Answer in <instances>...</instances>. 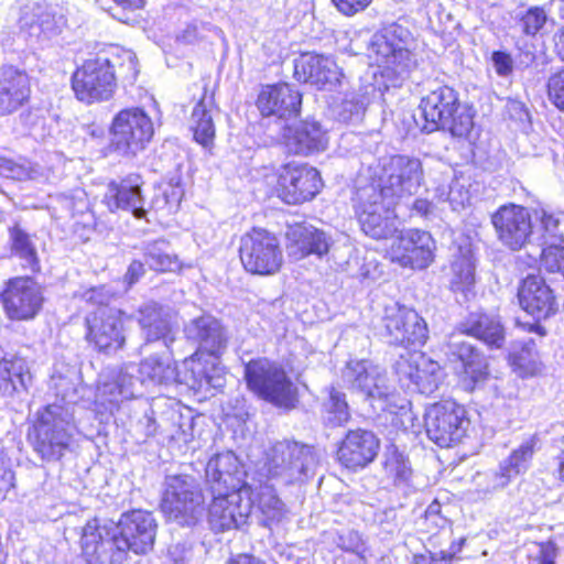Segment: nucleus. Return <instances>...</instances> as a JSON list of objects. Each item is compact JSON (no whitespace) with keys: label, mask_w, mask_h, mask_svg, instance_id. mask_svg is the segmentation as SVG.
I'll return each instance as SVG.
<instances>
[{"label":"nucleus","mask_w":564,"mask_h":564,"mask_svg":"<svg viewBox=\"0 0 564 564\" xmlns=\"http://www.w3.org/2000/svg\"><path fill=\"white\" fill-rule=\"evenodd\" d=\"M78 432L74 408L66 402L52 403L37 412L29 437L34 453L43 462L56 463L72 451Z\"/></svg>","instance_id":"1"},{"label":"nucleus","mask_w":564,"mask_h":564,"mask_svg":"<svg viewBox=\"0 0 564 564\" xmlns=\"http://www.w3.org/2000/svg\"><path fill=\"white\" fill-rule=\"evenodd\" d=\"M412 41L411 32L397 23L389 24L376 32L371 37L368 52L369 57L377 66L369 67L364 75V80L372 79V83H379L378 73L381 78L408 76L416 67L415 56L410 48Z\"/></svg>","instance_id":"2"},{"label":"nucleus","mask_w":564,"mask_h":564,"mask_svg":"<svg viewBox=\"0 0 564 564\" xmlns=\"http://www.w3.org/2000/svg\"><path fill=\"white\" fill-rule=\"evenodd\" d=\"M474 113L458 102L457 94L448 86H440L422 98L416 124L423 132L447 130L453 137L468 139L474 130Z\"/></svg>","instance_id":"3"},{"label":"nucleus","mask_w":564,"mask_h":564,"mask_svg":"<svg viewBox=\"0 0 564 564\" xmlns=\"http://www.w3.org/2000/svg\"><path fill=\"white\" fill-rule=\"evenodd\" d=\"M317 464L312 446L281 441L268 452L258 478L283 486L300 484L314 475Z\"/></svg>","instance_id":"4"},{"label":"nucleus","mask_w":564,"mask_h":564,"mask_svg":"<svg viewBox=\"0 0 564 564\" xmlns=\"http://www.w3.org/2000/svg\"><path fill=\"white\" fill-rule=\"evenodd\" d=\"M346 387L360 392L375 411L398 414L405 412L408 401L388 384L386 372L367 360H350L341 371Z\"/></svg>","instance_id":"5"},{"label":"nucleus","mask_w":564,"mask_h":564,"mask_svg":"<svg viewBox=\"0 0 564 564\" xmlns=\"http://www.w3.org/2000/svg\"><path fill=\"white\" fill-rule=\"evenodd\" d=\"M66 24L62 10L45 0H25L20 7V34L32 47L62 45Z\"/></svg>","instance_id":"6"},{"label":"nucleus","mask_w":564,"mask_h":564,"mask_svg":"<svg viewBox=\"0 0 564 564\" xmlns=\"http://www.w3.org/2000/svg\"><path fill=\"white\" fill-rule=\"evenodd\" d=\"M354 208L362 231L373 239H388L398 231L394 207L398 204L375 185L357 186Z\"/></svg>","instance_id":"7"},{"label":"nucleus","mask_w":564,"mask_h":564,"mask_svg":"<svg viewBox=\"0 0 564 564\" xmlns=\"http://www.w3.org/2000/svg\"><path fill=\"white\" fill-rule=\"evenodd\" d=\"M248 388L261 399L281 408H293L296 388L284 368L267 358L252 359L245 365Z\"/></svg>","instance_id":"8"},{"label":"nucleus","mask_w":564,"mask_h":564,"mask_svg":"<svg viewBox=\"0 0 564 564\" xmlns=\"http://www.w3.org/2000/svg\"><path fill=\"white\" fill-rule=\"evenodd\" d=\"M165 486L161 510L167 520L182 527L195 525L204 512L202 489L188 476H170Z\"/></svg>","instance_id":"9"},{"label":"nucleus","mask_w":564,"mask_h":564,"mask_svg":"<svg viewBox=\"0 0 564 564\" xmlns=\"http://www.w3.org/2000/svg\"><path fill=\"white\" fill-rule=\"evenodd\" d=\"M110 148L122 156H135L143 151L154 135V124L143 108L120 110L110 127Z\"/></svg>","instance_id":"10"},{"label":"nucleus","mask_w":564,"mask_h":564,"mask_svg":"<svg viewBox=\"0 0 564 564\" xmlns=\"http://www.w3.org/2000/svg\"><path fill=\"white\" fill-rule=\"evenodd\" d=\"M113 529L117 541L115 562L122 564L129 552L147 554L153 549L158 523L151 512L132 510L122 513Z\"/></svg>","instance_id":"11"},{"label":"nucleus","mask_w":564,"mask_h":564,"mask_svg":"<svg viewBox=\"0 0 564 564\" xmlns=\"http://www.w3.org/2000/svg\"><path fill=\"white\" fill-rule=\"evenodd\" d=\"M368 184L378 186L382 194L398 203L416 194L424 184L422 162L414 156L394 155L383 165L378 178Z\"/></svg>","instance_id":"12"},{"label":"nucleus","mask_w":564,"mask_h":564,"mask_svg":"<svg viewBox=\"0 0 564 564\" xmlns=\"http://www.w3.org/2000/svg\"><path fill=\"white\" fill-rule=\"evenodd\" d=\"M104 52L84 61L72 76V88L78 100L85 104L108 100L116 89V76L109 68Z\"/></svg>","instance_id":"13"},{"label":"nucleus","mask_w":564,"mask_h":564,"mask_svg":"<svg viewBox=\"0 0 564 564\" xmlns=\"http://www.w3.org/2000/svg\"><path fill=\"white\" fill-rule=\"evenodd\" d=\"M239 254L243 268L252 274L273 275L283 263V252L278 238L264 229L253 228L243 235Z\"/></svg>","instance_id":"14"},{"label":"nucleus","mask_w":564,"mask_h":564,"mask_svg":"<svg viewBox=\"0 0 564 564\" xmlns=\"http://www.w3.org/2000/svg\"><path fill=\"white\" fill-rule=\"evenodd\" d=\"M382 324V336L390 345L416 348L427 339L425 321L414 310L398 302L384 305Z\"/></svg>","instance_id":"15"},{"label":"nucleus","mask_w":564,"mask_h":564,"mask_svg":"<svg viewBox=\"0 0 564 564\" xmlns=\"http://www.w3.org/2000/svg\"><path fill=\"white\" fill-rule=\"evenodd\" d=\"M468 426L465 409L455 401L446 400L431 405L425 413L429 438L441 447L458 444Z\"/></svg>","instance_id":"16"},{"label":"nucleus","mask_w":564,"mask_h":564,"mask_svg":"<svg viewBox=\"0 0 564 564\" xmlns=\"http://www.w3.org/2000/svg\"><path fill=\"white\" fill-rule=\"evenodd\" d=\"M394 370L403 386L426 395L434 393L442 380L438 362L415 348L406 356H400L394 364Z\"/></svg>","instance_id":"17"},{"label":"nucleus","mask_w":564,"mask_h":564,"mask_svg":"<svg viewBox=\"0 0 564 564\" xmlns=\"http://www.w3.org/2000/svg\"><path fill=\"white\" fill-rule=\"evenodd\" d=\"M322 188L318 171L307 164L288 163L278 175V196L286 204H301L316 196Z\"/></svg>","instance_id":"18"},{"label":"nucleus","mask_w":564,"mask_h":564,"mask_svg":"<svg viewBox=\"0 0 564 564\" xmlns=\"http://www.w3.org/2000/svg\"><path fill=\"white\" fill-rule=\"evenodd\" d=\"M43 300L41 286L30 276L10 279L1 294L8 317L17 321L34 318Z\"/></svg>","instance_id":"19"},{"label":"nucleus","mask_w":564,"mask_h":564,"mask_svg":"<svg viewBox=\"0 0 564 564\" xmlns=\"http://www.w3.org/2000/svg\"><path fill=\"white\" fill-rule=\"evenodd\" d=\"M208 506V523L214 532L239 530L247 524L252 503L243 500V492L214 491Z\"/></svg>","instance_id":"20"},{"label":"nucleus","mask_w":564,"mask_h":564,"mask_svg":"<svg viewBox=\"0 0 564 564\" xmlns=\"http://www.w3.org/2000/svg\"><path fill=\"white\" fill-rule=\"evenodd\" d=\"M135 371L137 366L128 364L100 375L95 395L96 405L102 408L104 412L112 413L121 402L135 398L138 394Z\"/></svg>","instance_id":"21"},{"label":"nucleus","mask_w":564,"mask_h":564,"mask_svg":"<svg viewBox=\"0 0 564 564\" xmlns=\"http://www.w3.org/2000/svg\"><path fill=\"white\" fill-rule=\"evenodd\" d=\"M86 339L98 351L110 355L123 346V324L119 311L99 307L86 317Z\"/></svg>","instance_id":"22"},{"label":"nucleus","mask_w":564,"mask_h":564,"mask_svg":"<svg viewBox=\"0 0 564 564\" xmlns=\"http://www.w3.org/2000/svg\"><path fill=\"white\" fill-rule=\"evenodd\" d=\"M254 476L243 468L232 452L216 454L206 465V481L210 492H243Z\"/></svg>","instance_id":"23"},{"label":"nucleus","mask_w":564,"mask_h":564,"mask_svg":"<svg viewBox=\"0 0 564 564\" xmlns=\"http://www.w3.org/2000/svg\"><path fill=\"white\" fill-rule=\"evenodd\" d=\"M379 446V438L371 431L349 430L337 448V460L345 468L357 471L375 460Z\"/></svg>","instance_id":"24"},{"label":"nucleus","mask_w":564,"mask_h":564,"mask_svg":"<svg viewBox=\"0 0 564 564\" xmlns=\"http://www.w3.org/2000/svg\"><path fill=\"white\" fill-rule=\"evenodd\" d=\"M243 499L252 503L260 524L265 528L271 529L279 524L286 514L285 505L276 495L273 485L262 478H251L243 489Z\"/></svg>","instance_id":"25"},{"label":"nucleus","mask_w":564,"mask_h":564,"mask_svg":"<svg viewBox=\"0 0 564 564\" xmlns=\"http://www.w3.org/2000/svg\"><path fill=\"white\" fill-rule=\"evenodd\" d=\"M518 301L522 310L536 321L553 316L558 308L553 290L538 274H529L518 286Z\"/></svg>","instance_id":"26"},{"label":"nucleus","mask_w":564,"mask_h":564,"mask_svg":"<svg viewBox=\"0 0 564 564\" xmlns=\"http://www.w3.org/2000/svg\"><path fill=\"white\" fill-rule=\"evenodd\" d=\"M343 76L339 67L330 56L316 53H303L294 59L296 80L323 88H333Z\"/></svg>","instance_id":"27"},{"label":"nucleus","mask_w":564,"mask_h":564,"mask_svg":"<svg viewBox=\"0 0 564 564\" xmlns=\"http://www.w3.org/2000/svg\"><path fill=\"white\" fill-rule=\"evenodd\" d=\"M143 181L139 174H129L119 182L108 184L104 202L110 212L123 210L142 219L147 215L145 199L141 187Z\"/></svg>","instance_id":"28"},{"label":"nucleus","mask_w":564,"mask_h":564,"mask_svg":"<svg viewBox=\"0 0 564 564\" xmlns=\"http://www.w3.org/2000/svg\"><path fill=\"white\" fill-rule=\"evenodd\" d=\"M113 527L100 525L97 519L87 521L82 530L80 545L83 555L90 564H116Z\"/></svg>","instance_id":"29"},{"label":"nucleus","mask_w":564,"mask_h":564,"mask_svg":"<svg viewBox=\"0 0 564 564\" xmlns=\"http://www.w3.org/2000/svg\"><path fill=\"white\" fill-rule=\"evenodd\" d=\"M533 224L528 210L518 205H505L496 212V231L502 243L512 250L520 249L534 236Z\"/></svg>","instance_id":"30"},{"label":"nucleus","mask_w":564,"mask_h":564,"mask_svg":"<svg viewBox=\"0 0 564 564\" xmlns=\"http://www.w3.org/2000/svg\"><path fill=\"white\" fill-rule=\"evenodd\" d=\"M475 269L471 242L468 238H463L453 253L449 280L451 290L455 293L458 302H468L475 296Z\"/></svg>","instance_id":"31"},{"label":"nucleus","mask_w":564,"mask_h":564,"mask_svg":"<svg viewBox=\"0 0 564 564\" xmlns=\"http://www.w3.org/2000/svg\"><path fill=\"white\" fill-rule=\"evenodd\" d=\"M284 141L290 152L310 155L326 150L328 131L316 120H304L285 129Z\"/></svg>","instance_id":"32"},{"label":"nucleus","mask_w":564,"mask_h":564,"mask_svg":"<svg viewBox=\"0 0 564 564\" xmlns=\"http://www.w3.org/2000/svg\"><path fill=\"white\" fill-rule=\"evenodd\" d=\"M257 105L265 117L288 119L300 112L302 95L289 84L267 86L259 94Z\"/></svg>","instance_id":"33"},{"label":"nucleus","mask_w":564,"mask_h":564,"mask_svg":"<svg viewBox=\"0 0 564 564\" xmlns=\"http://www.w3.org/2000/svg\"><path fill=\"white\" fill-rule=\"evenodd\" d=\"M449 346L453 349V355H456L459 359V366H457L456 371L462 388L465 391L475 390L488 376L487 365L482 356L471 344L458 340L457 336L452 337Z\"/></svg>","instance_id":"34"},{"label":"nucleus","mask_w":564,"mask_h":564,"mask_svg":"<svg viewBox=\"0 0 564 564\" xmlns=\"http://www.w3.org/2000/svg\"><path fill=\"white\" fill-rule=\"evenodd\" d=\"M186 337L198 344L199 349L210 356H220L226 347L228 337L218 319L212 315L193 318L184 327Z\"/></svg>","instance_id":"35"},{"label":"nucleus","mask_w":564,"mask_h":564,"mask_svg":"<svg viewBox=\"0 0 564 564\" xmlns=\"http://www.w3.org/2000/svg\"><path fill=\"white\" fill-rule=\"evenodd\" d=\"M288 248L299 258L310 254L322 257L329 251L332 237L312 225L295 224L286 231Z\"/></svg>","instance_id":"36"},{"label":"nucleus","mask_w":564,"mask_h":564,"mask_svg":"<svg viewBox=\"0 0 564 564\" xmlns=\"http://www.w3.org/2000/svg\"><path fill=\"white\" fill-rule=\"evenodd\" d=\"M435 242L424 230L412 229L398 239L399 259L404 265L413 269H425L433 261Z\"/></svg>","instance_id":"37"},{"label":"nucleus","mask_w":564,"mask_h":564,"mask_svg":"<svg viewBox=\"0 0 564 564\" xmlns=\"http://www.w3.org/2000/svg\"><path fill=\"white\" fill-rule=\"evenodd\" d=\"M29 76L13 66L0 69V115L17 111L30 97Z\"/></svg>","instance_id":"38"},{"label":"nucleus","mask_w":564,"mask_h":564,"mask_svg":"<svg viewBox=\"0 0 564 564\" xmlns=\"http://www.w3.org/2000/svg\"><path fill=\"white\" fill-rule=\"evenodd\" d=\"M139 324L148 343L162 340L166 348L175 340L176 330L171 315L156 303H149L139 310Z\"/></svg>","instance_id":"39"},{"label":"nucleus","mask_w":564,"mask_h":564,"mask_svg":"<svg viewBox=\"0 0 564 564\" xmlns=\"http://www.w3.org/2000/svg\"><path fill=\"white\" fill-rule=\"evenodd\" d=\"M506 359L511 371L521 379L541 376L545 370L532 338L511 343Z\"/></svg>","instance_id":"40"},{"label":"nucleus","mask_w":564,"mask_h":564,"mask_svg":"<svg viewBox=\"0 0 564 564\" xmlns=\"http://www.w3.org/2000/svg\"><path fill=\"white\" fill-rule=\"evenodd\" d=\"M135 366L138 384L166 386L177 381L176 367L170 356L152 355Z\"/></svg>","instance_id":"41"},{"label":"nucleus","mask_w":564,"mask_h":564,"mask_svg":"<svg viewBox=\"0 0 564 564\" xmlns=\"http://www.w3.org/2000/svg\"><path fill=\"white\" fill-rule=\"evenodd\" d=\"M359 93L347 95L346 98L337 106L336 112L339 121L350 122L358 120L369 102L382 96L386 84L372 83L371 80L365 82L364 76L360 78Z\"/></svg>","instance_id":"42"},{"label":"nucleus","mask_w":564,"mask_h":564,"mask_svg":"<svg viewBox=\"0 0 564 564\" xmlns=\"http://www.w3.org/2000/svg\"><path fill=\"white\" fill-rule=\"evenodd\" d=\"M32 376L24 358L10 357L0 360V394L12 395L28 389Z\"/></svg>","instance_id":"43"},{"label":"nucleus","mask_w":564,"mask_h":564,"mask_svg":"<svg viewBox=\"0 0 564 564\" xmlns=\"http://www.w3.org/2000/svg\"><path fill=\"white\" fill-rule=\"evenodd\" d=\"M191 377L185 383L196 392L208 393L212 390H220L226 383L225 369L218 362L202 364L191 360Z\"/></svg>","instance_id":"44"},{"label":"nucleus","mask_w":564,"mask_h":564,"mask_svg":"<svg viewBox=\"0 0 564 564\" xmlns=\"http://www.w3.org/2000/svg\"><path fill=\"white\" fill-rule=\"evenodd\" d=\"M9 245L11 254L18 258L21 265L31 272L40 271V259L33 237L19 225L9 228Z\"/></svg>","instance_id":"45"},{"label":"nucleus","mask_w":564,"mask_h":564,"mask_svg":"<svg viewBox=\"0 0 564 564\" xmlns=\"http://www.w3.org/2000/svg\"><path fill=\"white\" fill-rule=\"evenodd\" d=\"M535 224L532 230L538 242L545 247L564 242V214L554 215L545 210L534 213Z\"/></svg>","instance_id":"46"},{"label":"nucleus","mask_w":564,"mask_h":564,"mask_svg":"<svg viewBox=\"0 0 564 564\" xmlns=\"http://www.w3.org/2000/svg\"><path fill=\"white\" fill-rule=\"evenodd\" d=\"M143 260L149 269L159 272H175L181 269V262L171 251L170 243L164 239L148 242L143 247Z\"/></svg>","instance_id":"47"},{"label":"nucleus","mask_w":564,"mask_h":564,"mask_svg":"<svg viewBox=\"0 0 564 564\" xmlns=\"http://www.w3.org/2000/svg\"><path fill=\"white\" fill-rule=\"evenodd\" d=\"M523 57L528 58L529 54L518 52L513 55L503 51H496V86L501 88V95L511 88L517 73L528 66Z\"/></svg>","instance_id":"48"},{"label":"nucleus","mask_w":564,"mask_h":564,"mask_svg":"<svg viewBox=\"0 0 564 564\" xmlns=\"http://www.w3.org/2000/svg\"><path fill=\"white\" fill-rule=\"evenodd\" d=\"M106 58H109V68L116 76V82H121L132 85L139 74L137 56L130 50H124L119 46H112L107 51H102Z\"/></svg>","instance_id":"49"},{"label":"nucleus","mask_w":564,"mask_h":564,"mask_svg":"<svg viewBox=\"0 0 564 564\" xmlns=\"http://www.w3.org/2000/svg\"><path fill=\"white\" fill-rule=\"evenodd\" d=\"M192 130L196 142L208 149L214 143L215 127L210 111L204 100H200L192 112Z\"/></svg>","instance_id":"50"},{"label":"nucleus","mask_w":564,"mask_h":564,"mask_svg":"<svg viewBox=\"0 0 564 564\" xmlns=\"http://www.w3.org/2000/svg\"><path fill=\"white\" fill-rule=\"evenodd\" d=\"M534 453V441L530 440L524 442L519 446V448L514 449L510 457L503 462L500 466L501 470V486H505L509 479L518 476L520 473L524 471L528 468V464L532 458Z\"/></svg>","instance_id":"51"},{"label":"nucleus","mask_w":564,"mask_h":564,"mask_svg":"<svg viewBox=\"0 0 564 564\" xmlns=\"http://www.w3.org/2000/svg\"><path fill=\"white\" fill-rule=\"evenodd\" d=\"M383 468L386 474L393 479L394 485L408 484L412 476L408 457L394 445H390L386 449Z\"/></svg>","instance_id":"52"},{"label":"nucleus","mask_w":564,"mask_h":564,"mask_svg":"<svg viewBox=\"0 0 564 564\" xmlns=\"http://www.w3.org/2000/svg\"><path fill=\"white\" fill-rule=\"evenodd\" d=\"M325 422L329 426H340L350 419L346 395L335 388L330 389L329 399L324 403Z\"/></svg>","instance_id":"53"},{"label":"nucleus","mask_w":564,"mask_h":564,"mask_svg":"<svg viewBox=\"0 0 564 564\" xmlns=\"http://www.w3.org/2000/svg\"><path fill=\"white\" fill-rule=\"evenodd\" d=\"M460 333L484 340L488 346L494 345V326L491 319L480 313H470L460 325Z\"/></svg>","instance_id":"54"},{"label":"nucleus","mask_w":564,"mask_h":564,"mask_svg":"<svg viewBox=\"0 0 564 564\" xmlns=\"http://www.w3.org/2000/svg\"><path fill=\"white\" fill-rule=\"evenodd\" d=\"M334 543L341 551L356 554L360 560L366 561L367 546L361 534L355 530H345L337 533Z\"/></svg>","instance_id":"55"},{"label":"nucleus","mask_w":564,"mask_h":564,"mask_svg":"<svg viewBox=\"0 0 564 564\" xmlns=\"http://www.w3.org/2000/svg\"><path fill=\"white\" fill-rule=\"evenodd\" d=\"M541 268L550 273H560L564 276V247L562 243L542 248Z\"/></svg>","instance_id":"56"},{"label":"nucleus","mask_w":564,"mask_h":564,"mask_svg":"<svg viewBox=\"0 0 564 564\" xmlns=\"http://www.w3.org/2000/svg\"><path fill=\"white\" fill-rule=\"evenodd\" d=\"M518 17H520V28L529 35L536 34L546 22L545 11L538 7L530 8L525 13L520 12Z\"/></svg>","instance_id":"57"},{"label":"nucleus","mask_w":564,"mask_h":564,"mask_svg":"<svg viewBox=\"0 0 564 564\" xmlns=\"http://www.w3.org/2000/svg\"><path fill=\"white\" fill-rule=\"evenodd\" d=\"M496 97H499L501 100L507 99L510 102L507 109L509 118L514 121L518 130L528 133L531 127V121L530 115L524 106L519 101L512 100L509 95L500 96V94L496 91Z\"/></svg>","instance_id":"58"},{"label":"nucleus","mask_w":564,"mask_h":564,"mask_svg":"<svg viewBox=\"0 0 564 564\" xmlns=\"http://www.w3.org/2000/svg\"><path fill=\"white\" fill-rule=\"evenodd\" d=\"M159 193L165 196L167 203H170V212H176L184 195L181 178L175 176L169 182L160 184Z\"/></svg>","instance_id":"59"},{"label":"nucleus","mask_w":564,"mask_h":564,"mask_svg":"<svg viewBox=\"0 0 564 564\" xmlns=\"http://www.w3.org/2000/svg\"><path fill=\"white\" fill-rule=\"evenodd\" d=\"M437 192H440V199L447 200L453 210H459L466 204H469V192L463 189V187H458L457 184L451 185L448 191L444 187H440Z\"/></svg>","instance_id":"60"},{"label":"nucleus","mask_w":564,"mask_h":564,"mask_svg":"<svg viewBox=\"0 0 564 564\" xmlns=\"http://www.w3.org/2000/svg\"><path fill=\"white\" fill-rule=\"evenodd\" d=\"M550 100L561 110H564V69L554 73L547 82Z\"/></svg>","instance_id":"61"},{"label":"nucleus","mask_w":564,"mask_h":564,"mask_svg":"<svg viewBox=\"0 0 564 564\" xmlns=\"http://www.w3.org/2000/svg\"><path fill=\"white\" fill-rule=\"evenodd\" d=\"M0 176L22 181L30 177V170L12 160L0 156Z\"/></svg>","instance_id":"62"},{"label":"nucleus","mask_w":564,"mask_h":564,"mask_svg":"<svg viewBox=\"0 0 564 564\" xmlns=\"http://www.w3.org/2000/svg\"><path fill=\"white\" fill-rule=\"evenodd\" d=\"M372 0H332L335 8L346 17H352L366 10Z\"/></svg>","instance_id":"63"},{"label":"nucleus","mask_w":564,"mask_h":564,"mask_svg":"<svg viewBox=\"0 0 564 564\" xmlns=\"http://www.w3.org/2000/svg\"><path fill=\"white\" fill-rule=\"evenodd\" d=\"M212 30H214L215 32L218 31V29L213 26L212 24L194 22L186 26V29L183 31L181 35V39L186 43H193L205 37L204 31Z\"/></svg>","instance_id":"64"}]
</instances>
